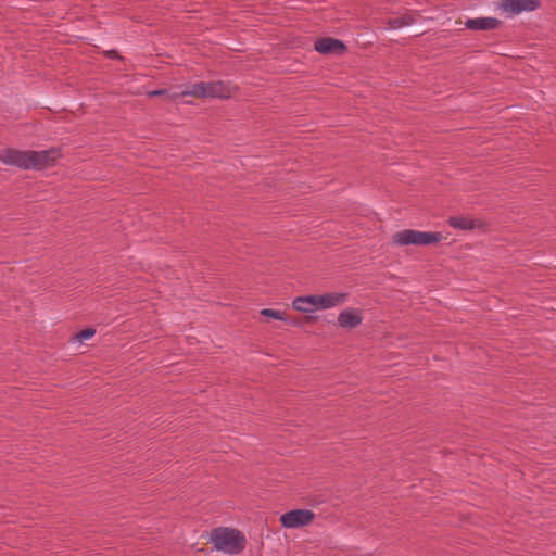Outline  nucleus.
<instances>
[{
  "label": "nucleus",
  "instance_id": "obj_1",
  "mask_svg": "<svg viewBox=\"0 0 556 556\" xmlns=\"http://www.w3.org/2000/svg\"><path fill=\"white\" fill-rule=\"evenodd\" d=\"M210 542L216 551L229 555L241 553L247 545V539L240 530L226 527L214 528L211 532Z\"/></svg>",
  "mask_w": 556,
  "mask_h": 556
},
{
  "label": "nucleus",
  "instance_id": "obj_2",
  "mask_svg": "<svg viewBox=\"0 0 556 556\" xmlns=\"http://www.w3.org/2000/svg\"><path fill=\"white\" fill-rule=\"evenodd\" d=\"M442 239H443V236L440 231H419V230H414V229H405V230L395 232L392 236L393 243L401 245V247L434 245V244H438Z\"/></svg>",
  "mask_w": 556,
  "mask_h": 556
},
{
  "label": "nucleus",
  "instance_id": "obj_3",
  "mask_svg": "<svg viewBox=\"0 0 556 556\" xmlns=\"http://www.w3.org/2000/svg\"><path fill=\"white\" fill-rule=\"evenodd\" d=\"M314 519L315 514L309 509H292L280 516V523L283 528L294 529L305 527Z\"/></svg>",
  "mask_w": 556,
  "mask_h": 556
},
{
  "label": "nucleus",
  "instance_id": "obj_4",
  "mask_svg": "<svg viewBox=\"0 0 556 556\" xmlns=\"http://www.w3.org/2000/svg\"><path fill=\"white\" fill-rule=\"evenodd\" d=\"M31 160V150L21 151L14 148H7L0 153V161L2 163L22 169H30Z\"/></svg>",
  "mask_w": 556,
  "mask_h": 556
},
{
  "label": "nucleus",
  "instance_id": "obj_5",
  "mask_svg": "<svg viewBox=\"0 0 556 556\" xmlns=\"http://www.w3.org/2000/svg\"><path fill=\"white\" fill-rule=\"evenodd\" d=\"M314 49L323 55H344L348 46L340 39L333 37H320L314 42Z\"/></svg>",
  "mask_w": 556,
  "mask_h": 556
},
{
  "label": "nucleus",
  "instance_id": "obj_6",
  "mask_svg": "<svg viewBox=\"0 0 556 556\" xmlns=\"http://www.w3.org/2000/svg\"><path fill=\"white\" fill-rule=\"evenodd\" d=\"M61 156V150L59 148H51L43 151L31 150V168L43 169L55 164L58 157Z\"/></svg>",
  "mask_w": 556,
  "mask_h": 556
},
{
  "label": "nucleus",
  "instance_id": "obj_7",
  "mask_svg": "<svg viewBox=\"0 0 556 556\" xmlns=\"http://www.w3.org/2000/svg\"><path fill=\"white\" fill-rule=\"evenodd\" d=\"M349 294L346 292H330L324 294H315L316 309H327L346 302Z\"/></svg>",
  "mask_w": 556,
  "mask_h": 556
},
{
  "label": "nucleus",
  "instance_id": "obj_8",
  "mask_svg": "<svg viewBox=\"0 0 556 556\" xmlns=\"http://www.w3.org/2000/svg\"><path fill=\"white\" fill-rule=\"evenodd\" d=\"M363 321L362 311L358 308H346L338 316V325L344 329H353Z\"/></svg>",
  "mask_w": 556,
  "mask_h": 556
},
{
  "label": "nucleus",
  "instance_id": "obj_9",
  "mask_svg": "<svg viewBox=\"0 0 556 556\" xmlns=\"http://www.w3.org/2000/svg\"><path fill=\"white\" fill-rule=\"evenodd\" d=\"M503 22L495 17L468 18L465 26L469 30H492L501 27Z\"/></svg>",
  "mask_w": 556,
  "mask_h": 556
},
{
  "label": "nucleus",
  "instance_id": "obj_10",
  "mask_svg": "<svg viewBox=\"0 0 556 556\" xmlns=\"http://www.w3.org/2000/svg\"><path fill=\"white\" fill-rule=\"evenodd\" d=\"M206 98L228 99L230 97L229 88L222 81H205Z\"/></svg>",
  "mask_w": 556,
  "mask_h": 556
},
{
  "label": "nucleus",
  "instance_id": "obj_11",
  "mask_svg": "<svg viewBox=\"0 0 556 556\" xmlns=\"http://www.w3.org/2000/svg\"><path fill=\"white\" fill-rule=\"evenodd\" d=\"M315 294L305 295V296H298L292 302V307L302 313H312L316 311L315 307Z\"/></svg>",
  "mask_w": 556,
  "mask_h": 556
},
{
  "label": "nucleus",
  "instance_id": "obj_12",
  "mask_svg": "<svg viewBox=\"0 0 556 556\" xmlns=\"http://www.w3.org/2000/svg\"><path fill=\"white\" fill-rule=\"evenodd\" d=\"M447 224L460 230H472L476 227L475 219L462 215L448 217Z\"/></svg>",
  "mask_w": 556,
  "mask_h": 556
},
{
  "label": "nucleus",
  "instance_id": "obj_13",
  "mask_svg": "<svg viewBox=\"0 0 556 556\" xmlns=\"http://www.w3.org/2000/svg\"><path fill=\"white\" fill-rule=\"evenodd\" d=\"M415 17L409 14V13H406L402 16H397V17H393V18H389L387 21V26L389 29H397V28H401V27H404V26H408V25H412L415 23Z\"/></svg>",
  "mask_w": 556,
  "mask_h": 556
},
{
  "label": "nucleus",
  "instance_id": "obj_14",
  "mask_svg": "<svg viewBox=\"0 0 556 556\" xmlns=\"http://www.w3.org/2000/svg\"><path fill=\"white\" fill-rule=\"evenodd\" d=\"M179 96H191L198 99H206L205 93V81H200L193 85L188 86L185 90H182Z\"/></svg>",
  "mask_w": 556,
  "mask_h": 556
},
{
  "label": "nucleus",
  "instance_id": "obj_15",
  "mask_svg": "<svg viewBox=\"0 0 556 556\" xmlns=\"http://www.w3.org/2000/svg\"><path fill=\"white\" fill-rule=\"evenodd\" d=\"M500 9L504 12L518 15L521 13V0H502Z\"/></svg>",
  "mask_w": 556,
  "mask_h": 556
},
{
  "label": "nucleus",
  "instance_id": "obj_16",
  "mask_svg": "<svg viewBox=\"0 0 556 556\" xmlns=\"http://www.w3.org/2000/svg\"><path fill=\"white\" fill-rule=\"evenodd\" d=\"M260 314H261V316L266 317V318H273V319H278V320L290 323L287 314L282 311H276V309H271V308H263L260 312Z\"/></svg>",
  "mask_w": 556,
  "mask_h": 556
},
{
  "label": "nucleus",
  "instance_id": "obj_17",
  "mask_svg": "<svg viewBox=\"0 0 556 556\" xmlns=\"http://www.w3.org/2000/svg\"><path fill=\"white\" fill-rule=\"evenodd\" d=\"M96 334V329L92 327H87L81 329L80 331L74 334V340L78 342H84L91 339Z\"/></svg>",
  "mask_w": 556,
  "mask_h": 556
},
{
  "label": "nucleus",
  "instance_id": "obj_18",
  "mask_svg": "<svg viewBox=\"0 0 556 556\" xmlns=\"http://www.w3.org/2000/svg\"><path fill=\"white\" fill-rule=\"evenodd\" d=\"M317 320H318V316L307 315L302 319L293 318L292 320H290V324L293 326H301L303 323L315 324V323H317Z\"/></svg>",
  "mask_w": 556,
  "mask_h": 556
},
{
  "label": "nucleus",
  "instance_id": "obj_19",
  "mask_svg": "<svg viewBox=\"0 0 556 556\" xmlns=\"http://www.w3.org/2000/svg\"><path fill=\"white\" fill-rule=\"evenodd\" d=\"M541 5L540 0H523V12H531L539 9Z\"/></svg>",
  "mask_w": 556,
  "mask_h": 556
},
{
  "label": "nucleus",
  "instance_id": "obj_20",
  "mask_svg": "<svg viewBox=\"0 0 556 556\" xmlns=\"http://www.w3.org/2000/svg\"><path fill=\"white\" fill-rule=\"evenodd\" d=\"M167 94H168V90L165 88L147 91L148 98H157V97H163V96H167Z\"/></svg>",
  "mask_w": 556,
  "mask_h": 556
},
{
  "label": "nucleus",
  "instance_id": "obj_21",
  "mask_svg": "<svg viewBox=\"0 0 556 556\" xmlns=\"http://www.w3.org/2000/svg\"><path fill=\"white\" fill-rule=\"evenodd\" d=\"M105 55L109 58V59H112V60H122L123 58L121 56V54L116 51V50H109V51H105Z\"/></svg>",
  "mask_w": 556,
  "mask_h": 556
},
{
  "label": "nucleus",
  "instance_id": "obj_22",
  "mask_svg": "<svg viewBox=\"0 0 556 556\" xmlns=\"http://www.w3.org/2000/svg\"><path fill=\"white\" fill-rule=\"evenodd\" d=\"M178 94H175V96H168V99H174L176 98Z\"/></svg>",
  "mask_w": 556,
  "mask_h": 556
}]
</instances>
